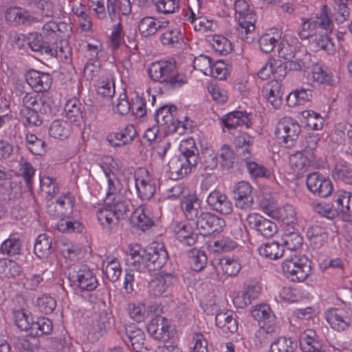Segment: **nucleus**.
<instances>
[{
    "mask_svg": "<svg viewBox=\"0 0 352 352\" xmlns=\"http://www.w3.org/2000/svg\"><path fill=\"white\" fill-rule=\"evenodd\" d=\"M211 44L213 49L221 54H228L232 50L231 42L221 35L213 36Z\"/></svg>",
    "mask_w": 352,
    "mask_h": 352,
    "instance_id": "nucleus-60",
    "label": "nucleus"
},
{
    "mask_svg": "<svg viewBox=\"0 0 352 352\" xmlns=\"http://www.w3.org/2000/svg\"><path fill=\"white\" fill-rule=\"evenodd\" d=\"M252 316L258 322L261 327L259 333H270L274 331L275 316L272 313L270 307L267 305L258 306L251 312Z\"/></svg>",
    "mask_w": 352,
    "mask_h": 352,
    "instance_id": "nucleus-15",
    "label": "nucleus"
},
{
    "mask_svg": "<svg viewBox=\"0 0 352 352\" xmlns=\"http://www.w3.org/2000/svg\"><path fill=\"white\" fill-rule=\"evenodd\" d=\"M146 251L138 244H132L129 246V252L126 256V262L131 270L142 272L148 270Z\"/></svg>",
    "mask_w": 352,
    "mask_h": 352,
    "instance_id": "nucleus-13",
    "label": "nucleus"
},
{
    "mask_svg": "<svg viewBox=\"0 0 352 352\" xmlns=\"http://www.w3.org/2000/svg\"><path fill=\"white\" fill-rule=\"evenodd\" d=\"M52 331V322L45 318L41 317L37 318L36 321L32 323L31 334L35 336H41L44 334H49Z\"/></svg>",
    "mask_w": 352,
    "mask_h": 352,
    "instance_id": "nucleus-55",
    "label": "nucleus"
},
{
    "mask_svg": "<svg viewBox=\"0 0 352 352\" xmlns=\"http://www.w3.org/2000/svg\"><path fill=\"white\" fill-rule=\"evenodd\" d=\"M50 111H45L40 113L38 111L35 110H21V114L24 119L25 125L30 126H38L41 125L44 117L50 113Z\"/></svg>",
    "mask_w": 352,
    "mask_h": 352,
    "instance_id": "nucleus-50",
    "label": "nucleus"
},
{
    "mask_svg": "<svg viewBox=\"0 0 352 352\" xmlns=\"http://www.w3.org/2000/svg\"><path fill=\"white\" fill-rule=\"evenodd\" d=\"M306 184L312 193L321 197H328L333 191L331 181L318 172L307 175Z\"/></svg>",
    "mask_w": 352,
    "mask_h": 352,
    "instance_id": "nucleus-11",
    "label": "nucleus"
},
{
    "mask_svg": "<svg viewBox=\"0 0 352 352\" xmlns=\"http://www.w3.org/2000/svg\"><path fill=\"white\" fill-rule=\"evenodd\" d=\"M332 177L336 180L352 185V166L346 162L336 163L332 172Z\"/></svg>",
    "mask_w": 352,
    "mask_h": 352,
    "instance_id": "nucleus-43",
    "label": "nucleus"
},
{
    "mask_svg": "<svg viewBox=\"0 0 352 352\" xmlns=\"http://www.w3.org/2000/svg\"><path fill=\"white\" fill-rule=\"evenodd\" d=\"M82 104L76 99L69 100L64 107L65 116L70 122L80 124L82 120Z\"/></svg>",
    "mask_w": 352,
    "mask_h": 352,
    "instance_id": "nucleus-34",
    "label": "nucleus"
},
{
    "mask_svg": "<svg viewBox=\"0 0 352 352\" xmlns=\"http://www.w3.org/2000/svg\"><path fill=\"white\" fill-rule=\"evenodd\" d=\"M311 262L305 256L294 255L286 258L281 268L285 276L293 282L305 280L311 273Z\"/></svg>",
    "mask_w": 352,
    "mask_h": 352,
    "instance_id": "nucleus-2",
    "label": "nucleus"
},
{
    "mask_svg": "<svg viewBox=\"0 0 352 352\" xmlns=\"http://www.w3.org/2000/svg\"><path fill=\"white\" fill-rule=\"evenodd\" d=\"M265 98L275 108H278L282 104L283 92L281 85L278 80L269 82L263 89Z\"/></svg>",
    "mask_w": 352,
    "mask_h": 352,
    "instance_id": "nucleus-30",
    "label": "nucleus"
},
{
    "mask_svg": "<svg viewBox=\"0 0 352 352\" xmlns=\"http://www.w3.org/2000/svg\"><path fill=\"white\" fill-rule=\"evenodd\" d=\"M280 39V35L276 33L272 35L270 33L263 34L259 40L261 50L266 54L271 52Z\"/></svg>",
    "mask_w": 352,
    "mask_h": 352,
    "instance_id": "nucleus-58",
    "label": "nucleus"
},
{
    "mask_svg": "<svg viewBox=\"0 0 352 352\" xmlns=\"http://www.w3.org/2000/svg\"><path fill=\"white\" fill-rule=\"evenodd\" d=\"M127 311L131 318L137 322H143L146 318V307L144 304L130 302Z\"/></svg>",
    "mask_w": 352,
    "mask_h": 352,
    "instance_id": "nucleus-62",
    "label": "nucleus"
},
{
    "mask_svg": "<svg viewBox=\"0 0 352 352\" xmlns=\"http://www.w3.org/2000/svg\"><path fill=\"white\" fill-rule=\"evenodd\" d=\"M326 318L331 327L337 331L345 329L351 320L343 310L336 308L327 311Z\"/></svg>",
    "mask_w": 352,
    "mask_h": 352,
    "instance_id": "nucleus-26",
    "label": "nucleus"
},
{
    "mask_svg": "<svg viewBox=\"0 0 352 352\" xmlns=\"http://www.w3.org/2000/svg\"><path fill=\"white\" fill-rule=\"evenodd\" d=\"M21 246V241L19 238L10 237L1 243L0 253L9 256L19 255Z\"/></svg>",
    "mask_w": 352,
    "mask_h": 352,
    "instance_id": "nucleus-49",
    "label": "nucleus"
},
{
    "mask_svg": "<svg viewBox=\"0 0 352 352\" xmlns=\"http://www.w3.org/2000/svg\"><path fill=\"white\" fill-rule=\"evenodd\" d=\"M235 205L243 210L250 209L253 203L252 188L247 182H240L234 187Z\"/></svg>",
    "mask_w": 352,
    "mask_h": 352,
    "instance_id": "nucleus-16",
    "label": "nucleus"
},
{
    "mask_svg": "<svg viewBox=\"0 0 352 352\" xmlns=\"http://www.w3.org/2000/svg\"><path fill=\"white\" fill-rule=\"evenodd\" d=\"M186 217L192 221H196L201 213L204 211L200 208L199 200L195 195L185 196L181 203Z\"/></svg>",
    "mask_w": 352,
    "mask_h": 352,
    "instance_id": "nucleus-28",
    "label": "nucleus"
},
{
    "mask_svg": "<svg viewBox=\"0 0 352 352\" xmlns=\"http://www.w3.org/2000/svg\"><path fill=\"white\" fill-rule=\"evenodd\" d=\"M22 104L25 107L23 110H35L42 113V111H50L51 107L49 102L38 94L32 92L26 93L22 98Z\"/></svg>",
    "mask_w": 352,
    "mask_h": 352,
    "instance_id": "nucleus-24",
    "label": "nucleus"
},
{
    "mask_svg": "<svg viewBox=\"0 0 352 352\" xmlns=\"http://www.w3.org/2000/svg\"><path fill=\"white\" fill-rule=\"evenodd\" d=\"M131 221L142 231L148 230L154 225V221L146 214L143 206H139L132 214Z\"/></svg>",
    "mask_w": 352,
    "mask_h": 352,
    "instance_id": "nucleus-40",
    "label": "nucleus"
},
{
    "mask_svg": "<svg viewBox=\"0 0 352 352\" xmlns=\"http://www.w3.org/2000/svg\"><path fill=\"white\" fill-rule=\"evenodd\" d=\"M5 18L9 23L13 25L30 23L33 20L28 12L17 7L8 9L5 14Z\"/></svg>",
    "mask_w": 352,
    "mask_h": 352,
    "instance_id": "nucleus-31",
    "label": "nucleus"
},
{
    "mask_svg": "<svg viewBox=\"0 0 352 352\" xmlns=\"http://www.w3.org/2000/svg\"><path fill=\"white\" fill-rule=\"evenodd\" d=\"M181 155L183 160H186L190 165H196L198 160V148L195 146L193 138H188L183 141L180 145Z\"/></svg>",
    "mask_w": 352,
    "mask_h": 352,
    "instance_id": "nucleus-33",
    "label": "nucleus"
},
{
    "mask_svg": "<svg viewBox=\"0 0 352 352\" xmlns=\"http://www.w3.org/2000/svg\"><path fill=\"white\" fill-rule=\"evenodd\" d=\"M253 138L247 133H240L234 139V144L243 160H248L251 156Z\"/></svg>",
    "mask_w": 352,
    "mask_h": 352,
    "instance_id": "nucleus-36",
    "label": "nucleus"
},
{
    "mask_svg": "<svg viewBox=\"0 0 352 352\" xmlns=\"http://www.w3.org/2000/svg\"><path fill=\"white\" fill-rule=\"evenodd\" d=\"M175 61L160 60L153 63L148 69V74L154 81L165 83L170 88L175 89L187 83L188 78L183 73L175 70Z\"/></svg>",
    "mask_w": 352,
    "mask_h": 352,
    "instance_id": "nucleus-1",
    "label": "nucleus"
},
{
    "mask_svg": "<svg viewBox=\"0 0 352 352\" xmlns=\"http://www.w3.org/2000/svg\"><path fill=\"white\" fill-rule=\"evenodd\" d=\"M52 240L46 234H41L36 238L34 253L40 258H47L52 252Z\"/></svg>",
    "mask_w": 352,
    "mask_h": 352,
    "instance_id": "nucleus-42",
    "label": "nucleus"
},
{
    "mask_svg": "<svg viewBox=\"0 0 352 352\" xmlns=\"http://www.w3.org/2000/svg\"><path fill=\"white\" fill-rule=\"evenodd\" d=\"M199 160L206 170H214L218 164L217 154L212 148H204L201 151Z\"/></svg>",
    "mask_w": 352,
    "mask_h": 352,
    "instance_id": "nucleus-52",
    "label": "nucleus"
},
{
    "mask_svg": "<svg viewBox=\"0 0 352 352\" xmlns=\"http://www.w3.org/2000/svg\"><path fill=\"white\" fill-rule=\"evenodd\" d=\"M219 264L223 274L229 276H236L241 270V264L235 259L223 258Z\"/></svg>",
    "mask_w": 352,
    "mask_h": 352,
    "instance_id": "nucleus-63",
    "label": "nucleus"
},
{
    "mask_svg": "<svg viewBox=\"0 0 352 352\" xmlns=\"http://www.w3.org/2000/svg\"><path fill=\"white\" fill-rule=\"evenodd\" d=\"M177 280V278L175 273L160 271L149 282V293L155 296H160L167 292L168 288L173 285Z\"/></svg>",
    "mask_w": 352,
    "mask_h": 352,
    "instance_id": "nucleus-10",
    "label": "nucleus"
},
{
    "mask_svg": "<svg viewBox=\"0 0 352 352\" xmlns=\"http://www.w3.org/2000/svg\"><path fill=\"white\" fill-rule=\"evenodd\" d=\"M246 221L251 229L254 230L263 237H272L278 232V227L274 222L258 214H248Z\"/></svg>",
    "mask_w": 352,
    "mask_h": 352,
    "instance_id": "nucleus-9",
    "label": "nucleus"
},
{
    "mask_svg": "<svg viewBox=\"0 0 352 352\" xmlns=\"http://www.w3.org/2000/svg\"><path fill=\"white\" fill-rule=\"evenodd\" d=\"M135 188L139 197L143 200L150 199L156 190L155 183L151 179H135Z\"/></svg>",
    "mask_w": 352,
    "mask_h": 352,
    "instance_id": "nucleus-41",
    "label": "nucleus"
},
{
    "mask_svg": "<svg viewBox=\"0 0 352 352\" xmlns=\"http://www.w3.org/2000/svg\"><path fill=\"white\" fill-rule=\"evenodd\" d=\"M307 236L315 248H319L327 239V233L321 226L314 225L308 228Z\"/></svg>",
    "mask_w": 352,
    "mask_h": 352,
    "instance_id": "nucleus-48",
    "label": "nucleus"
},
{
    "mask_svg": "<svg viewBox=\"0 0 352 352\" xmlns=\"http://www.w3.org/2000/svg\"><path fill=\"white\" fill-rule=\"evenodd\" d=\"M331 31L325 30V32L319 31L316 34L310 41V45L311 48L318 51L323 50L327 52L333 50V43L331 41L329 34Z\"/></svg>",
    "mask_w": 352,
    "mask_h": 352,
    "instance_id": "nucleus-35",
    "label": "nucleus"
},
{
    "mask_svg": "<svg viewBox=\"0 0 352 352\" xmlns=\"http://www.w3.org/2000/svg\"><path fill=\"white\" fill-rule=\"evenodd\" d=\"M315 160L310 155L305 154L301 151H297L295 154L292 155L289 157V164L291 168L298 172V173H303L307 166H310L311 162Z\"/></svg>",
    "mask_w": 352,
    "mask_h": 352,
    "instance_id": "nucleus-37",
    "label": "nucleus"
},
{
    "mask_svg": "<svg viewBox=\"0 0 352 352\" xmlns=\"http://www.w3.org/2000/svg\"><path fill=\"white\" fill-rule=\"evenodd\" d=\"M71 131V125L63 120L53 121L49 129L50 135L59 140L67 138L70 135Z\"/></svg>",
    "mask_w": 352,
    "mask_h": 352,
    "instance_id": "nucleus-39",
    "label": "nucleus"
},
{
    "mask_svg": "<svg viewBox=\"0 0 352 352\" xmlns=\"http://www.w3.org/2000/svg\"><path fill=\"white\" fill-rule=\"evenodd\" d=\"M319 140L320 138L316 135L306 136L300 142V151L308 155L311 154L312 158L316 160L315 151L318 146Z\"/></svg>",
    "mask_w": 352,
    "mask_h": 352,
    "instance_id": "nucleus-61",
    "label": "nucleus"
},
{
    "mask_svg": "<svg viewBox=\"0 0 352 352\" xmlns=\"http://www.w3.org/2000/svg\"><path fill=\"white\" fill-rule=\"evenodd\" d=\"M315 331L307 329L300 336V345L303 352H324L320 340L316 338Z\"/></svg>",
    "mask_w": 352,
    "mask_h": 352,
    "instance_id": "nucleus-29",
    "label": "nucleus"
},
{
    "mask_svg": "<svg viewBox=\"0 0 352 352\" xmlns=\"http://www.w3.org/2000/svg\"><path fill=\"white\" fill-rule=\"evenodd\" d=\"M176 111L177 108L174 105H164L156 111L155 120L157 124L167 126L168 129L172 126L174 127V130L177 131L180 125H182V126H184V125L181 121L175 119Z\"/></svg>",
    "mask_w": 352,
    "mask_h": 352,
    "instance_id": "nucleus-19",
    "label": "nucleus"
},
{
    "mask_svg": "<svg viewBox=\"0 0 352 352\" xmlns=\"http://www.w3.org/2000/svg\"><path fill=\"white\" fill-rule=\"evenodd\" d=\"M168 21H161L155 17L145 16L138 22V30L144 37H148L154 35L158 30L168 26Z\"/></svg>",
    "mask_w": 352,
    "mask_h": 352,
    "instance_id": "nucleus-21",
    "label": "nucleus"
},
{
    "mask_svg": "<svg viewBox=\"0 0 352 352\" xmlns=\"http://www.w3.org/2000/svg\"><path fill=\"white\" fill-rule=\"evenodd\" d=\"M260 255L270 259H278L283 255V246L276 241L266 243L261 245L258 250Z\"/></svg>",
    "mask_w": 352,
    "mask_h": 352,
    "instance_id": "nucleus-45",
    "label": "nucleus"
},
{
    "mask_svg": "<svg viewBox=\"0 0 352 352\" xmlns=\"http://www.w3.org/2000/svg\"><path fill=\"white\" fill-rule=\"evenodd\" d=\"M195 224L200 234L207 236L221 232L226 226V221L213 213L203 212L195 221Z\"/></svg>",
    "mask_w": 352,
    "mask_h": 352,
    "instance_id": "nucleus-6",
    "label": "nucleus"
},
{
    "mask_svg": "<svg viewBox=\"0 0 352 352\" xmlns=\"http://www.w3.org/2000/svg\"><path fill=\"white\" fill-rule=\"evenodd\" d=\"M122 273V268L118 260L116 258H112L107 262L105 267V274L107 278L113 282H116Z\"/></svg>",
    "mask_w": 352,
    "mask_h": 352,
    "instance_id": "nucleus-64",
    "label": "nucleus"
},
{
    "mask_svg": "<svg viewBox=\"0 0 352 352\" xmlns=\"http://www.w3.org/2000/svg\"><path fill=\"white\" fill-rule=\"evenodd\" d=\"M24 42L26 43L32 51L41 53L44 52L52 57H56L59 56V53L63 52V47H58L56 41L50 44L49 41H43L41 33L30 34L27 41L23 35H22V37L19 36L15 40V43L19 47H24Z\"/></svg>",
    "mask_w": 352,
    "mask_h": 352,
    "instance_id": "nucleus-4",
    "label": "nucleus"
},
{
    "mask_svg": "<svg viewBox=\"0 0 352 352\" xmlns=\"http://www.w3.org/2000/svg\"><path fill=\"white\" fill-rule=\"evenodd\" d=\"M26 81L36 93L48 91L52 85V77L48 73L31 69L28 72Z\"/></svg>",
    "mask_w": 352,
    "mask_h": 352,
    "instance_id": "nucleus-14",
    "label": "nucleus"
},
{
    "mask_svg": "<svg viewBox=\"0 0 352 352\" xmlns=\"http://www.w3.org/2000/svg\"><path fill=\"white\" fill-rule=\"evenodd\" d=\"M149 334L155 340H167L173 336L174 328L165 317L157 315L152 318L147 327Z\"/></svg>",
    "mask_w": 352,
    "mask_h": 352,
    "instance_id": "nucleus-7",
    "label": "nucleus"
},
{
    "mask_svg": "<svg viewBox=\"0 0 352 352\" xmlns=\"http://www.w3.org/2000/svg\"><path fill=\"white\" fill-rule=\"evenodd\" d=\"M300 133V125L291 118H285L276 126V137L282 139L287 147L294 145Z\"/></svg>",
    "mask_w": 352,
    "mask_h": 352,
    "instance_id": "nucleus-5",
    "label": "nucleus"
},
{
    "mask_svg": "<svg viewBox=\"0 0 352 352\" xmlns=\"http://www.w3.org/2000/svg\"><path fill=\"white\" fill-rule=\"evenodd\" d=\"M97 218L103 229L107 232L111 231L113 225H116L118 222V219L114 216L113 212L110 209L102 208L97 212Z\"/></svg>",
    "mask_w": 352,
    "mask_h": 352,
    "instance_id": "nucleus-51",
    "label": "nucleus"
},
{
    "mask_svg": "<svg viewBox=\"0 0 352 352\" xmlns=\"http://www.w3.org/2000/svg\"><path fill=\"white\" fill-rule=\"evenodd\" d=\"M146 251L148 271H155L161 269L168 258V252L162 245L154 244V245L151 246Z\"/></svg>",
    "mask_w": 352,
    "mask_h": 352,
    "instance_id": "nucleus-17",
    "label": "nucleus"
},
{
    "mask_svg": "<svg viewBox=\"0 0 352 352\" xmlns=\"http://www.w3.org/2000/svg\"><path fill=\"white\" fill-rule=\"evenodd\" d=\"M126 344H131L135 352H149L151 349L145 344L144 333L140 329H132L131 327L126 329V338L124 339Z\"/></svg>",
    "mask_w": 352,
    "mask_h": 352,
    "instance_id": "nucleus-25",
    "label": "nucleus"
},
{
    "mask_svg": "<svg viewBox=\"0 0 352 352\" xmlns=\"http://www.w3.org/2000/svg\"><path fill=\"white\" fill-rule=\"evenodd\" d=\"M336 209L344 214L352 212V193L346 191H338L334 196Z\"/></svg>",
    "mask_w": 352,
    "mask_h": 352,
    "instance_id": "nucleus-38",
    "label": "nucleus"
},
{
    "mask_svg": "<svg viewBox=\"0 0 352 352\" xmlns=\"http://www.w3.org/2000/svg\"><path fill=\"white\" fill-rule=\"evenodd\" d=\"M12 318L15 325L21 331H31L33 320L30 312L23 309L13 310Z\"/></svg>",
    "mask_w": 352,
    "mask_h": 352,
    "instance_id": "nucleus-46",
    "label": "nucleus"
},
{
    "mask_svg": "<svg viewBox=\"0 0 352 352\" xmlns=\"http://www.w3.org/2000/svg\"><path fill=\"white\" fill-rule=\"evenodd\" d=\"M160 41L162 45L171 47H177L183 41L182 34L177 28L168 29L160 36Z\"/></svg>",
    "mask_w": 352,
    "mask_h": 352,
    "instance_id": "nucleus-47",
    "label": "nucleus"
},
{
    "mask_svg": "<svg viewBox=\"0 0 352 352\" xmlns=\"http://www.w3.org/2000/svg\"><path fill=\"white\" fill-rule=\"evenodd\" d=\"M215 324L225 333H235L238 329L236 314L230 311H219L215 316Z\"/></svg>",
    "mask_w": 352,
    "mask_h": 352,
    "instance_id": "nucleus-27",
    "label": "nucleus"
},
{
    "mask_svg": "<svg viewBox=\"0 0 352 352\" xmlns=\"http://www.w3.org/2000/svg\"><path fill=\"white\" fill-rule=\"evenodd\" d=\"M113 322L112 315L106 311L100 312L94 319L89 329V338L93 341L99 340L111 329Z\"/></svg>",
    "mask_w": 352,
    "mask_h": 352,
    "instance_id": "nucleus-12",
    "label": "nucleus"
},
{
    "mask_svg": "<svg viewBox=\"0 0 352 352\" xmlns=\"http://www.w3.org/2000/svg\"><path fill=\"white\" fill-rule=\"evenodd\" d=\"M262 207L267 214L283 223L289 225L294 223L296 220L295 209L292 205L286 204L277 208H274L270 205H262Z\"/></svg>",
    "mask_w": 352,
    "mask_h": 352,
    "instance_id": "nucleus-18",
    "label": "nucleus"
},
{
    "mask_svg": "<svg viewBox=\"0 0 352 352\" xmlns=\"http://www.w3.org/2000/svg\"><path fill=\"white\" fill-rule=\"evenodd\" d=\"M25 140L28 149L33 155H43L45 153V141L37 138L34 134H27Z\"/></svg>",
    "mask_w": 352,
    "mask_h": 352,
    "instance_id": "nucleus-56",
    "label": "nucleus"
},
{
    "mask_svg": "<svg viewBox=\"0 0 352 352\" xmlns=\"http://www.w3.org/2000/svg\"><path fill=\"white\" fill-rule=\"evenodd\" d=\"M106 12L112 21H116L120 16L128 14L131 10L129 0H107Z\"/></svg>",
    "mask_w": 352,
    "mask_h": 352,
    "instance_id": "nucleus-23",
    "label": "nucleus"
},
{
    "mask_svg": "<svg viewBox=\"0 0 352 352\" xmlns=\"http://www.w3.org/2000/svg\"><path fill=\"white\" fill-rule=\"evenodd\" d=\"M196 165H190L189 163L183 160L180 156L177 159H173L168 163L170 177L173 179H178L189 173L192 167Z\"/></svg>",
    "mask_w": 352,
    "mask_h": 352,
    "instance_id": "nucleus-32",
    "label": "nucleus"
},
{
    "mask_svg": "<svg viewBox=\"0 0 352 352\" xmlns=\"http://www.w3.org/2000/svg\"><path fill=\"white\" fill-rule=\"evenodd\" d=\"M73 282L81 289L88 292L94 291L98 283L91 270L85 265L75 267L72 275Z\"/></svg>",
    "mask_w": 352,
    "mask_h": 352,
    "instance_id": "nucleus-8",
    "label": "nucleus"
},
{
    "mask_svg": "<svg viewBox=\"0 0 352 352\" xmlns=\"http://www.w3.org/2000/svg\"><path fill=\"white\" fill-rule=\"evenodd\" d=\"M210 208L216 212L229 214L232 211V205L225 194L217 190L210 193L206 200Z\"/></svg>",
    "mask_w": 352,
    "mask_h": 352,
    "instance_id": "nucleus-20",
    "label": "nucleus"
},
{
    "mask_svg": "<svg viewBox=\"0 0 352 352\" xmlns=\"http://www.w3.org/2000/svg\"><path fill=\"white\" fill-rule=\"evenodd\" d=\"M312 78L314 81L320 84L334 86L335 80L333 78L331 73L320 65H315L312 72Z\"/></svg>",
    "mask_w": 352,
    "mask_h": 352,
    "instance_id": "nucleus-54",
    "label": "nucleus"
},
{
    "mask_svg": "<svg viewBox=\"0 0 352 352\" xmlns=\"http://www.w3.org/2000/svg\"><path fill=\"white\" fill-rule=\"evenodd\" d=\"M302 21L301 30L298 34L301 39L311 38L320 30H333V22L328 16L326 5L322 6L320 16L309 19H302Z\"/></svg>",
    "mask_w": 352,
    "mask_h": 352,
    "instance_id": "nucleus-3",
    "label": "nucleus"
},
{
    "mask_svg": "<svg viewBox=\"0 0 352 352\" xmlns=\"http://www.w3.org/2000/svg\"><path fill=\"white\" fill-rule=\"evenodd\" d=\"M286 63L289 71H305L310 68L312 65L311 54L305 53L299 56L296 54L294 57L287 60Z\"/></svg>",
    "mask_w": 352,
    "mask_h": 352,
    "instance_id": "nucleus-44",
    "label": "nucleus"
},
{
    "mask_svg": "<svg viewBox=\"0 0 352 352\" xmlns=\"http://www.w3.org/2000/svg\"><path fill=\"white\" fill-rule=\"evenodd\" d=\"M35 340L36 338L32 336L16 337L14 338L13 344L19 352H34L36 348L33 341Z\"/></svg>",
    "mask_w": 352,
    "mask_h": 352,
    "instance_id": "nucleus-59",
    "label": "nucleus"
},
{
    "mask_svg": "<svg viewBox=\"0 0 352 352\" xmlns=\"http://www.w3.org/2000/svg\"><path fill=\"white\" fill-rule=\"evenodd\" d=\"M221 121L225 127L229 131L243 125L249 128L252 124L250 114H248L245 111H235L230 112L223 118Z\"/></svg>",
    "mask_w": 352,
    "mask_h": 352,
    "instance_id": "nucleus-22",
    "label": "nucleus"
},
{
    "mask_svg": "<svg viewBox=\"0 0 352 352\" xmlns=\"http://www.w3.org/2000/svg\"><path fill=\"white\" fill-rule=\"evenodd\" d=\"M297 346L296 342L291 338L280 337L273 342L270 346L271 352H293Z\"/></svg>",
    "mask_w": 352,
    "mask_h": 352,
    "instance_id": "nucleus-57",
    "label": "nucleus"
},
{
    "mask_svg": "<svg viewBox=\"0 0 352 352\" xmlns=\"http://www.w3.org/2000/svg\"><path fill=\"white\" fill-rule=\"evenodd\" d=\"M188 254L193 270L199 272L204 269L207 263V256L204 252L193 248L188 252Z\"/></svg>",
    "mask_w": 352,
    "mask_h": 352,
    "instance_id": "nucleus-53",
    "label": "nucleus"
}]
</instances>
